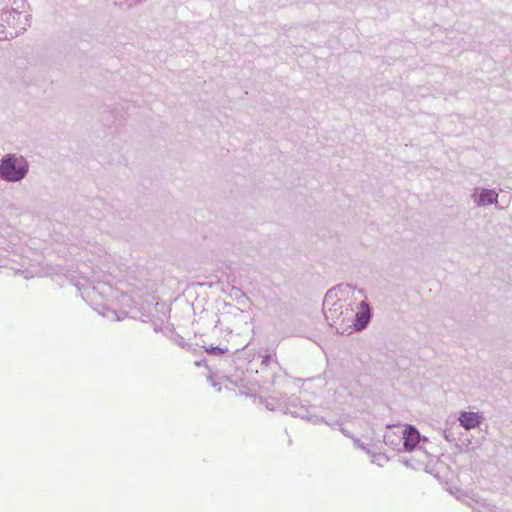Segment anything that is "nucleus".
Wrapping results in <instances>:
<instances>
[{"mask_svg":"<svg viewBox=\"0 0 512 512\" xmlns=\"http://www.w3.org/2000/svg\"><path fill=\"white\" fill-rule=\"evenodd\" d=\"M6 266H7L6 264H3V265H1L0 267H6Z\"/></svg>","mask_w":512,"mask_h":512,"instance_id":"17","label":"nucleus"},{"mask_svg":"<svg viewBox=\"0 0 512 512\" xmlns=\"http://www.w3.org/2000/svg\"><path fill=\"white\" fill-rule=\"evenodd\" d=\"M285 399L286 397H281L279 399L275 397H269L265 399L266 408L271 411H281L284 413Z\"/></svg>","mask_w":512,"mask_h":512,"instance_id":"10","label":"nucleus"},{"mask_svg":"<svg viewBox=\"0 0 512 512\" xmlns=\"http://www.w3.org/2000/svg\"><path fill=\"white\" fill-rule=\"evenodd\" d=\"M353 326L356 331H361L367 327L371 320V310L366 301H361L358 305V311L353 312Z\"/></svg>","mask_w":512,"mask_h":512,"instance_id":"5","label":"nucleus"},{"mask_svg":"<svg viewBox=\"0 0 512 512\" xmlns=\"http://www.w3.org/2000/svg\"><path fill=\"white\" fill-rule=\"evenodd\" d=\"M272 361V356L269 355V354H265L263 357H262V362L261 364L264 365V366H268L270 364V362Z\"/></svg>","mask_w":512,"mask_h":512,"instance_id":"14","label":"nucleus"},{"mask_svg":"<svg viewBox=\"0 0 512 512\" xmlns=\"http://www.w3.org/2000/svg\"><path fill=\"white\" fill-rule=\"evenodd\" d=\"M498 194L491 189H483L478 199L476 200V203L478 206H486L497 203Z\"/></svg>","mask_w":512,"mask_h":512,"instance_id":"8","label":"nucleus"},{"mask_svg":"<svg viewBox=\"0 0 512 512\" xmlns=\"http://www.w3.org/2000/svg\"><path fill=\"white\" fill-rule=\"evenodd\" d=\"M420 434L418 430L411 425H406L402 431L403 447L405 451H411L416 448L420 442Z\"/></svg>","mask_w":512,"mask_h":512,"instance_id":"6","label":"nucleus"},{"mask_svg":"<svg viewBox=\"0 0 512 512\" xmlns=\"http://www.w3.org/2000/svg\"><path fill=\"white\" fill-rule=\"evenodd\" d=\"M356 293L363 294V291L348 284H341L327 291L323 300L324 316L329 326L335 328L336 333L344 334L350 327L353 309L347 298H356Z\"/></svg>","mask_w":512,"mask_h":512,"instance_id":"1","label":"nucleus"},{"mask_svg":"<svg viewBox=\"0 0 512 512\" xmlns=\"http://www.w3.org/2000/svg\"><path fill=\"white\" fill-rule=\"evenodd\" d=\"M29 173L28 160L17 153H7L0 159V180L6 183H19Z\"/></svg>","mask_w":512,"mask_h":512,"instance_id":"3","label":"nucleus"},{"mask_svg":"<svg viewBox=\"0 0 512 512\" xmlns=\"http://www.w3.org/2000/svg\"><path fill=\"white\" fill-rule=\"evenodd\" d=\"M351 438L353 439L354 444H355L358 448L363 449V450H366L365 445H364L363 443H361V441H360L359 439H356V438H353V437H351Z\"/></svg>","mask_w":512,"mask_h":512,"instance_id":"15","label":"nucleus"},{"mask_svg":"<svg viewBox=\"0 0 512 512\" xmlns=\"http://www.w3.org/2000/svg\"><path fill=\"white\" fill-rule=\"evenodd\" d=\"M372 462L377 464L378 466H383L385 463L388 462V458L386 455L382 453H377L372 455Z\"/></svg>","mask_w":512,"mask_h":512,"instance_id":"12","label":"nucleus"},{"mask_svg":"<svg viewBox=\"0 0 512 512\" xmlns=\"http://www.w3.org/2000/svg\"><path fill=\"white\" fill-rule=\"evenodd\" d=\"M205 351L212 355H221L228 351L227 348H221L219 346H208L205 347Z\"/></svg>","mask_w":512,"mask_h":512,"instance_id":"13","label":"nucleus"},{"mask_svg":"<svg viewBox=\"0 0 512 512\" xmlns=\"http://www.w3.org/2000/svg\"><path fill=\"white\" fill-rule=\"evenodd\" d=\"M284 413H289L294 417H299L312 423H319L322 421L321 418L312 413L311 408L303 405L298 397H286Z\"/></svg>","mask_w":512,"mask_h":512,"instance_id":"4","label":"nucleus"},{"mask_svg":"<svg viewBox=\"0 0 512 512\" xmlns=\"http://www.w3.org/2000/svg\"><path fill=\"white\" fill-rule=\"evenodd\" d=\"M340 430H341V432H342L345 436H347V437H351V436H350V434L346 431V429H345V428L341 427V428H340Z\"/></svg>","mask_w":512,"mask_h":512,"instance_id":"16","label":"nucleus"},{"mask_svg":"<svg viewBox=\"0 0 512 512\" xmlns=\"http://www.w3.org/2000/svg\"><path fill=\"white\" fill-rule=\"evenodd\" d=\"M447 468L444 466V463H437L435 467L432 468L431 473H434V477L440 481L445 490H448V482L446 480L447 477Z\"/></svg>","mask_w":512,"mask_h":512,"instance_id":"9","label":"nucleus"},{"mask_svg":"<svg viewBox=\"0 0 512 512\" xmlns=\"http://www.w3.org/2000/svg\"><path fill=\"white\" fill-rule=\"evenodd\" d=\"M86 296L99 306L97 311L103 317L111 321H119L122 319V313L117 312L114 308L113 299L119 298V292L114 290L111 285L98 283L92 289L85 290Z\"/></svg>","mask_w":512,"mask_h":512,"instance_id":"2","label":"nucleus"},{"mask_svg":"<svg viewBox=\"0 0 512 512\" xmlns=\"http://www.w3.org/2000/svg\"><path fill=\"white\" fill-rule=\"evenodd\" d=\"M456 498L458 500H462L463 502H465L467 505L471 506L474 510L478 511V512H482L481 511V508L484 507V504L481 503L480 501L476 500L475 498L473 497H470L468 495H460V494H456Z\"/></svg>","mask_w":512,"mask_h":512,"instance_id":"11","label":"nucleus"},{"mask_svg":"<svg viewBox=\"0 0 512 512\" xmlns=\"http://www.w3.org/2000/svg\"><path fill=\"white\" fill-rule=\"evenodd\" d=\"M458 420L464 429L471 430L482 423L483 416L477 412L461 411Z\"/></svg>","mask_w":512,"mask_h":512,"instance_id":"7","label":"nucleus"}]
</instances>
